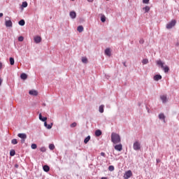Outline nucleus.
<instances>
[{"mask_svg":"<svg viewBox=\"0 0 179 179\" xmlns=\"http://www.w3.org/2000/svg\"><path fill=\"white\" fill-rule=\"evenodd\" d=\"M99 111L101 113V114H103L104 113V105H101L99 108Z\"/></svg>","mask_w":179,"mask_h":179,"instance_id":"nucleus-22","label":"nucleus"},{"mask_svg":"<svg viewBox=\"0 0 179 179\" xmlns=\"http://www.w3.org/2000/svg\"><path fill=\"white\" fill-rule=\"evenodd\" d=\"M29 94L31 96H37L38 94V92L36 90H29Z\"/></svg>","mask_w":179,"mask_h":179,"instance_id":"nucleus-13","label":"nucleus"},{"mask_svg":"<svg viewBox=\"0 0 179 179\" xmlns=\"http://www.w3.org/2000/svg\"><path fill=\"white\" fill-rule=\"evenodd\" d=\"M109 171H114V166L110 165L108 166Z\"/></svg>","mask_w":179,"mask_h":179,"instance_id":"nucleus-37","label":"nucleus"},{"mask_svg":"<svg viewBox=\"0 0 179 179\" xmlns=\"http://www.w3.org/2000/svg\"><path fill=\"white\" fill-rule=\"evenodd\" d=\"M102 134H103V132L100 129H96L95 131V136H96V137L101 136Z\"/></svg>","mask_w":179,"mask_h":179,"instance_id":"nucleus-16","label":"nucleus"},{"mask_svg":"<svg viewBox=\"0 0 179 179\" xmlns=\"http://www.w3.org/2000/svg\"><path fill=\"white\" fill-rule=\"evenodd\" d=\"M31 149H37V144L32 143L31 145Z\"/></svg>","mask_w":179,"mask_h":179,"instance_id":"nucleus-36","label":"nucleus"},{"mask_svg":"<svg viewBox=\"0 0 179 179\" xmlns=\"http://www.w3.org/2000/svg\"><path fill=\"white\" fill-rule=\"evenodd\" d=\"M177 23V21L176 20H172L170 22H169L166 24V29H173V27H174V26H176Z\"/></svg>","mask_w":179,"mask_h":179,"instance_id":"nucleus-3","label":"nucleus"},{"mask_svg":"<svg viewBox=\"0 0 179 179\" xmlns=\"http://www.w3.org/2000/svg\"><path fill=\"white\" fill-rule=\"evenodd\" d=\"M0 69H2V62H0Z\"/></svg>","mask_w":179,"mask_h":179,"instance_id":"nucleus-47","label":"nucleus"},{"mask_svg":"<svg viewBox=\"0 0 179 179\" xmlns=\"http://www.w3.org/2000/svg\"><path fill=\"white\" fill-rule=\"evenodd\" d=\"M83 30H84V28H83V26H82V25H79L77 27V31L78 33H82V31H83Z\"/></svg>","mask_w":179,"mask_h":179,"instance_id":"nucleus-21","label":"nucleus"},{"mask_svg":"<svg viewBox=\"0 0 179 179\" xmlns=\"http://www.w3.org/2000/svg\"><path fill=\"white\" fill-rule=\"evenodd\" d=\"M82 62L83 64H87V59L86 57H83L82 58Z\"/></svg>","mask_w":179,"mask_h":179,"instance_id":"nucleus-34","label":"nucleus"},{"mask_svg":"<svg viewBox=\"0 0 179 179\" xmlns=\"http://www.w3.org/2000/svg\"><path fill=\"white\" fill-rule=\"evenodd\" d=\"M150 0H143V3H145V4H148L149 3Z\"/></svg>","mask_w":179,"mask_h":179,"instance_id":"nucleus-39","label":"nucleus"},{"mask_svg":"<svg viewBox=\"0 0 179 179\" xmlns=\"http://www.w3.org/2000/svg\"><path fill=\"white\" fill-rule=\"evenodd\" d=\"M111 142L113 143L114 145L120 143H121V136H120V134L113 132L111 134Z\"/></svg>","mask_w":179,"mask_h":179,"instance_id":"nucleus-1","label":"nucleus"},{"mask_svg":"<svg viewBox=\"0 0 179 179\" xmlns=\"http://www.w3.org/2000/svg\"><path fill=\"white\" fill-rule=\"evenodd\" d=\"M143 43H145V41H144L143 39H141V40L139 41V43H140V44H143Z\"/></svg>","mask_w":179,"mask_h":179,"instance_id":"nucleus-40","label":"nucleus"},{"mask_svg":"<svg viewBox=\"0 0 179 179\" xmlns=\"http://www.w3.org/2000/svg\"><path fill=\"white\" fill-rule=\"evenodd\" d=\"M49 149L50 150H54V149H55V145L54 144H52V143L50 144L49 145Z\"/></svg>","mask_w":179,"mask_h":179,"instance_id":"nucleus-32","label":"nucleus"},{"mask_svg":"<svg viewBox=\"0 0 179 179\" xmlns=\"http://www.w3.org/2000/svg\"><path fill=\"white\" fill-rule=\"evenodd\" d=\"M27 75L26 74V73H22L20 74V78L22 80H26V79H27Z\"/></svg>","mask_w":179,"mask_h":179,"instance_id":"nucleus-17","label":"nucleus"},{"mask_svg":"<svg viewBox=\"0 0 179 179\" xmlns=\"http://www.w3.org/2000/svg\"><path fill=\"white\" fill-rule=\"evenodd\" d=\"M39 120L40 121H42V122H45L47 121V117H43V115L41 113L39 114Z\"/></svg>","mask_w":179,"mask_h":179,"instance_id":"nucleus-18","label":"nucleus"},{"mask_svg":"<svg viewBox=\"0 0 179 179\" xmlns=\"http://www.w3.org/2000/svg\"><path fill=\"white\" fill-rule=\"evenodd\" d=\"M123 177L124 179L131 178V177H132V171L129 170L126 171Z\"/></svg>","mask_w":179,"mask_h":179,"instance_id":"nucleus-6","label":"nucleus"},{"mask_svg":"<svg viewBox=\"0 0 179 179\" xmlns=\"http://www.w3.org/2000/svg\"><path fill=\"white\" fill-rule=\"evenodd\" d=\"M34 43H36V44H39V43H41V36H36L34 38Z\"/></svg>","mask_w":179,"mask_h":179,"instance_id":"nucleus-11","label":"nucleus"},{"mask_svg":"<svg viewBox=\"0 0 179 179\" xmlns=\"http://www.w3.org/2000/svg\"><path fill=\"white\" fill-rule=\"evenodd\" d=\"M157 163H160V159H157Z\"/></svg>","mask_w":179,"mask_h":179,"instance_id":"nucleus-48","label":"nucleus"},{"mask_svg":"<svg viewBox=\"0 0 179 179\" xmlns=\"http://www.w3.org/2000/svg\"><path fill=\"white\" fill-rule=\"evenodd\" d=\"M9 61H10V65H15V58L10 57Z\"/></svg>","mask_w":179,"mask_h":179,"instance_id":"nucleus-28","label":"nucleus"},{"mask_svg":"<svg viewBox=\"0 0 179 179\" xmlns=\"http://www.w3.org/2000/svg\"><path fill=\"white\" fill-rule=\"evenodd\" d=\"M143 10H145V13H149V11L150 10V7L149 6H145L143 8Z\"/></svg>","mask_w":179,"mask_h":179,"instance_id":"nucleus-19","label":"nucleus"},{"mask_svg":"<svg viewBox=\"0 0 179 179\" xmlns=\"http://www.w3.org/2000/svg\"><path fill=\"white\" fill-rule=\"evenodd\" d=\"M17 136L18 138H20V139H27V134L24 133H19Z\"/></svg>","mask_w":179,"mask_h":179,"instance_id":"nucleus-8","label":"nucleus"},{"mask_svg":"<svg viewBox=\"0 0 179 179\" xmlns=\"http://www.w3.org/2000/svg\"><path fill=\"white\" fill-rule=\"evenodd\" d=\"M106 1H110V0H106Z\"/></svg>","mask_w":179,"mask_h":179,"instance_id":"nucleus-54","label":"nucleus"},{"mask_svg":"<svg viewBox=\"0 0 179 179\" xmlns=\"http://www.w3.org/2000/svg\"><path fill=\"white\" fill-rule=\"evenodd\" d=\"M18 24L20 26H24V24H26V21H24V20H20L19 22H18Z\"/></svg>","mask_w":179,"mask_h":179,"instance_id":"nucleus-23","label":"nucleus"},{"mask_svg":"<svg viewBox=\"0 0 179 179\" xmlns=\"http://www.w3.org/2000/svg\"><path fill=\"white\" fill-rule=\"evenodd\" d=\"M78 124L76 122H73L72 124H70L71 128H75Z\"/></svg>","mask_w":179,"mask_h":179,"instance_id":"nucleus-35","label":"nucleus"},{"mask_svg":"<svg viewBox=\"0 0 179 179\" xmlns=\"http://www.w3.org/2000/svg\"><path fill=\"white\" fill-rule=\"evenodd\" d=\"M69 16L71 19H76V12L71 11L69 13Z\"/></svg>","mask_w":179,"mask_h":179,"instance_id":"nucleus-14","label":"nucleus"},{"mask_svg":"<svg viewBox=\"0 0 179 179\" xmlns=\"http://www.w3.org/2000/svg\"><path fill=\"white\" fill-rule=\"evenodd\" d=\"M3 16V13H0V17H2Z\"/></svg>","mask_w":179,"mask_h":179,"instance_id":"nucleus-46","label":"nucleus"},{"mask_svg":"<svg viewBox=\"0 0 179 179\" xmlns=\"http://www.w3.org/2000/svg\"><path fill=\"white\" fill-rule=\"evenodd\" d=\"M16 155V151L15 150H11L10 151V156H11V157H13V156H15Z\"/></svg>","mask_w":179,"mask_h":179,"instance_id":"nucleus-27","label":"nucleus"},{"mask_svg":"<svg viewBox=\"0 0 179 179\" xmlns=\"http://www.w3.org/2000/svg\"><path fill=\"white\" fill-rule=\"evenodd\" d=\"M115 150H117V152H121V150H122V144H117L115 145Z\"/></svg>","mask_w":179,"mask_h":179,"instance_id":"nucleus-10","label":"nucleus"},{"mask_svg":"<svg viewBox=\"0 0 179 179\" xmlns=\"http://www.w3.org/2000/svg\"><path fill=\"white\" fill-rule=\"evenodd\" d=\"M101 156H103V157H106V153L105 152H101Z\"/></svg>","mask_w":179,"mask_h":179,"instance_id":"nucleus-41","label":"nucleus"},{"mask_svg":"<svg viewBox=\"0 0 179 179\" xmlns=\"http://www.w3.org/2000/svg\"><path fill=\"white\" fill-rule=\"evenodd\" d=\"M43 171H45V173H48V171H50V166L48 165H44L43 166Z\"/></svg>","mask_w":179,"mask_h":179,"instance_id":"nucleus-20","label":"nucleus"},{"mask_svg":"<svg viewBox=\"0 0 179 179\" xmlns=\"http://www.w3.org/2000/svg\"><path fill=\"white\" fill-rule=\"evenodd\" d=\"M142 63L143 64V65H146L149 64V60L148 59H143Z\"/></svg>","mask_w":179,"mask_h":179,"instance_id":"nucleus-30","label":"nucleus"},{"mask_svg":"<svg viewBox=\"0 0 179 179\" xmlns=\"http://www.w3.org/2000/svg\"><path fill=\"white\" fill-rule=\"evenodd\" d=\"M29 4L27 3V1H23L22 5H21V8L23 9V8H27V6Z\"/></svg>","mask_w":179,"mask_h":179,"instance_id":"nucleus-26","label":"nucleus"},{"mask_svg":"<svg viewBox=\"0 0 179 179\" xmlns=\"http://www.w3.org/2000/svg\"><path fill=\"white\" fill-rule=\"evenodd\" d=\"M146 110H148V111H149V108L148 106H146Z\"/></svg>","mask_w":179,"mask_h":179,"instance_id":"nucleus-52","label":"nucleus"},{"mask_svg":"<svg viewBox=\"0 0 179 179\" xmlns=\"http://www.w3.org/2000/svg\"><path fill=\"white\" fill-rule=\"evenodd\" d=\"M71 1H75V0H71Z\"/></svg>","mask_w":179,"mask_h":179,"instance_id":"nucleus-53","label":"nucleus"},{"mask_svg":"<svg viewBox=\"0 0 179 179\" xmlns=\"http://www.w3.org/2000/svg\"><path fill=\"white\" fill-rule=\"evenodd\" d=\"M2 82H3V80L1 78H0V86H1Z\"/></svg>","mask_w":179,"mask_h":179,"instance_id":"nucleus-45","label":"nucleus"},{"mask_svg":"<svg viewBox=\"0 0 179 179\" xmlns=\"http://www.w3.org/2000/svg\"><path fill=\"white\" fill-rule=\"evenodd\" d=\"M90 136H87L85 139H84V143L86 145L89 143V141H90Z\"/></svg>","mask_w":179,"mask_h":179,"instance_id":"nucleus-24","label":"nucleus"},{"mask_svg":"<svg viewBox=\"0 0 179 179\" xmlns=\"http://www.w3.org/2000/svg\"><path fill=\"white\" fill-rule=\"evenodd\" d=\"M138 107H141V102H138Z\"/></svg>","mask_w":179,"mask_h":179,"instance_id":"nucleus-50","label":"nucleus"},{"mask_svg":"<svg viewBox=\"0 0 179 179\" xmlns=\"http://www.w3.org/2000/svg\"><path fill=\"white\" fill-rule=\"evenodd\" d=\"M106 15H101V22H102V23H105V22H106Z\"/></svg>","mask_w":179,"mask_h":179,"instance_id":"nucleus-29","label":"nucleus"},{"mask_svg":"<svg viewBox=\"0 0 179 179\" xmlns=\"http://www.w3.org/2000/svg\"><path fill=\"white\" fill-rule=\"evenodd\" d=\"M101 179H107V177H102Z\"/></svg>","mask_w":179,"mask_h":179,"instance_id":"nucleus-51","label":"nucleus"},{"mask_svg":"<svg viewBox=\"0 0 179 179\" xmlns=\"http://www.w3.org/2000/svg\"><path fill=\"white\" fill-rule=\"evenodd\" d=\"M23 40H24V37H23L22 36H20L18 37V41H23Z\"/></svg>","mask_w":179,"mask_h":179,"instance_id":"nucleus-38","label":"nucleus"},{"mask_svg":"<svg viewBox=\"0 0 179 179\" xmlns=\"http://www.w3.org/2000/svg\"><path fill=\"white\" fill-rule=\"evenodd\" d=\"M153 79L156 82H159V80H162V75L156 74V75L154 76Z\"/></svg>","mask_w":179,"mask_h":179,"instance_id":"nucleus-7","label":"nucleus"},{"mask_svg":"<svg viewBox=\"0 0 179 179\" xmlns=\"http://www.w3.org/2000/svg\"><path fill=\"white\" fill-rule=\"evenodd\" d=\"M12 145H17V139L14 138L11 140Z\"/></svg>","mask_w":179,"mask_h":179,"instance_id":"nucleus-31","label":"nucleus"},{"mask_svg":"<svg viewBox=\"0 0 179 179\" xmlns=\"http://www.w3.org/2000/svg\"><path fill=\"white\" fill-rule=\"evenodd\" d=\"M26 142V138L21 139V143H24Z\"/></svg>","mask_w":179,"mask_h":179,"instance_id":"nucleus-42","label":"nucleus"},{"mask_svg":"<svg viewBox=\"0 0 179 179\" xmlns=\"http://www.w3.org/2000/svg\"><path fill=\"white\" fill-rule=\"evenodd\" d=\"M124 66L127 67V62H124L123 63Z\"/></svg>","mask_w":179,"mask_h":179,"instance_id":"nucleus-44","label":"nucleus"},{"mask_svg":"<svg viewBox=\"0 0 179 179\" xmlns=\"http://www.w3.org/2000/svg\"><path fill=\"white\" fill-rule=\"evenodd\" d=\"M94 0H87L88 2H93Z\"/></svg>","mask_w":179,"mask_h":179,"instance_id":"nucleus-49","label":"nucleus"},{"mask_svg":"<svg viewBox=\"0 0 179 179\" xmlns=\"http://www.w3.org/2000/svg\"><path fill=\"white\" fill-rule=\"evenodd\" d=\"M6 19H9V17H6L5 18V26H6V27H12L13 26V23L12 22V20H6Z\"/></svg>","mask_w":179,"mask_h":179,"instance_id":"nucleus-5","label":"nucleus"},{"mask_svg":"<svg viewBox=\"0 0 179 179\" xmlns=\"http://www.w3.org/2000/svg\"><path fill=\"white\" fill-rule=\"evenodd\" d=\"M133 149L134 150H141V143H139L138 141H136V142L134 143L133 144Z\"/></svg>","mask_w":179,"mask_h":179,"instance_id":"nucleus-4","label":"nucleus"},{"mask_svg":"<svg viewBox=\"0 0 179 179\" xmlns=\"http://www.w3.org/2000/svg\"><path fill=\"white\" fill-rule=\"evenodd\" d=\"M160 99L164 104H166V103H167V96L161 95Z\"/></svg>","mask_w":179,"mask_h":179,"instance_id":"nucleus-9","label":"nucleus"},{"mask_svg":"<svg viewBox=\"0 0 179 179\" xmlns=\"http://www.w3.org/2000/svg\"><path fill=\"white\" fill-rule=\"evenodd\" d=\"M14 166L15 167V169H19V164H15Z\"/></svg>","mask_w":179,"mask_h":179,"instance_id":"nucleus-43","label":"nucleus"},{"mask_svg":"<svg viewBox=\"0 0 179 179\" xmlns=\"http://www.w3.org/2000/svg\"><path fill=\"white\" fill-rule=\"evenodd\" d=\"M104 52L105 55H107V57H111V50L110 48H106Z\"/></svg>","mask_w":179,"mask_h":179,"instance_id":"nucleus-12","label":"nucleus"},{"mask_svg":"<svg viewBox=\"0 0 179 179\" xmlns=\"http://www.w3.org/2000/svg\"><path fill=\"white\" fill-rule=\"evenodd\" d=\"M40 150H41V152H43V153H44L45 152H47V148H45V147H41L40 148Z\"/></svg>","mask_w":179,"mask_h":179,"instance_id":"nucleus-33","label":"nucleus"},{"mask_svg":"<svg viewBox=\"0 0 179 179\" xmlns=\"http://www.w3.org/2000/svg\"><path fill=\"white\" fill-rule=\"evenodd\" d=\"M156 64L158 66H160V68L163 69L164 73H169L170 67H169L167 65L164 66V62H163L161 59L157 60Z\"/></svg>","mask_w":179,"mask_h":179,"instance_id":"nucleus-2","label":"nucleus"},{"mask_svg":"<svg viewBox=\"0 0 179 179\" xmlns=\"http://www.w3.org/2000/svg\"><path fill=\"white\" fill-rule=\"evenodd\" d=\"M158 117L159 120H166V116L164 115V113H160Z\"/></svg>","mask_w":179,"mask_h":179,"instance_id":"nucleus-25","label":"nucleus"},{"mask_svg":"<svg viewBox=\"0 0 179 179\" xmlns=\"http://www.w3.org/2000/svg\"><path fill=\"white\" fill-rule=\"evenodd\" d=\"M52 125H54L53 123H50V124H48L47 121L44 122V127H45L47 129H51V128H52Z\"/></svg>","mask_w":179,"mask_h":179,"instance_id":"nucleus-15","label":"nucleus"}]
</instances>
